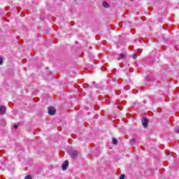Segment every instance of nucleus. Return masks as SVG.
<instances>
[{"label": "nucleus", "instance_id": "nucleus-1", "mask_svg": "<svg viewBox=\"0 0 179 179\" xmlns=\"http://www.w3.org/2000/svg\"><path fill=\"white\" fill-rule=\"evenodd\" d=\"M69 155H70L71 157H72V159H76V157L78 156L79 152H78V150H74L70 152Z\"/></svg>", "mask_w": 179, "mask_h": 179}, {"label": "nucleus", "instance_id": "nucleus-2", "mask_svg": "<svg viewBox=\"0 0 179 179\" xmlns=\"http://www.w3.org/2000/svg\"><path fill=\"white\" fill-rule=\"evenodd\" d=\"M57 113V110H55V108L51 106L48 108V113L50 115H54Z\"/></svg>", "mask_w": 179, "mask_h": 179}, {"label": "nucleus", "instance_id": "nucleus-3", "mask_svg": "<svg viewBox=\"0 0 179 179\" xmlns=\"http://www.w3.org/2000/svg\"><path fill=\"white\" fill-rule=\"evenodd\" d=\"M142 122L144 128H148V124H149V120H148V118L146 117H143Z\"/></svg>", "mask_w": 179, "mask_h": 179}, {"label": "nucleus", "instance_id": "nucleus-4", "mask_svg": "<svg viewBox=\"0 0 179 179\" xmlns=\"http://www.w3.org/2000/svg\"><path fill=\"white\" fill-rule=\"evenodd\" d=\"M69 166V162L68 160L65 161V163L62 164V169L64 171H65V170H66V167H68Z\"/></svg>", "mask_w": 179, "mask_h": 179}, {"label": "nucleus", "instance_id": "nucleus-5", "mask_svg": "<svg viewBox=\"0 0 179 179\" xmlns=\"http://www.w3.org/2000/svg\"><path fill=\"white\" fill-rule=\"evenodd\" d=\"M6 113V107L1 106L0 107V115H3Z\"/></svg>", "mask_w": 179, "mask_h": 179}, {"label": "nucleus", "instance_id": "nucleus-6", "mask_svg": "<svg viewBox=\"0 0 179 179\" xmlns=\"http://www.w3.org/2000/svg\"><path fill=\"white\" fill-rule=\"evenodd\" d=\"M125 58H127V55L121 53L118 55L117 59L120 61V59H125Z\"/></svg>", "mask_w": 179, "mask_h": 179}, {"label": "nucleus", "instance_id": "nucleus-7", "mask_svg": "<svg viewBox=\"0 0 179 179\" xmlns=\"http://www.w3.org/2000/svg\"><path fill=\"white\" fill-rule=\"evenodd\" d=\"M103 5L104 8H108L110 6V5L106 1L103 2Z\"/></svg>", "mask_w": 179, "mask_h": 179}, {"label": "nucleus", "instance_id": "nucleus-8", "mask_svg": "<svg viewBox=\"0 0 179 179\" xmlns=\"http://www.w3.org/2000/svg\"><path fill=\"white\" fill-rule=\"evenodd\" d=\"M113 145H117L118 143V141L116 138H113Z\"/></svg>", "mask_w": 179, "mask_h": 179}, {"label": "nucleus", "instance_id": "nucleus-9", "mask_svg": "<svg viewBox=\"0 0 179 179\" xmlns=\"http://www.w3.org/2000/svg\"><path fill=\"white\" fill-rule=\"evenodd\" d=\"M131 57L133 59H136V58L138 57V56L136 54H133Z\"/></svg>", "mask_w": 179, "mask_h": 179}, {"label": "nucleus", "instance_id": "nucleus-10", "mask_svg": "<svg viewBox=\"0 0 179 179\" xmlns=\"http://www.w3.org/2000/svg\"><path fill=\"white\" fill-rule=\"evenodd\" d=\"M175 131H176V132H177L178 134H179V127H176V128H175Z\"/></svg>", "mask_w": 179, "mask_h": 179}, {"label": "nucleus", "instance_id": "nucleus-11", "mask_svg": "<svg viewBox=\"0 0 179 179\" xmlns=\"http://www.w3.org/2000/svg\"><path fill=\"white\" fill-rule=\"evenodd\" d=\"M125 178V176L124 174H122L120 177V179H124Z\"/></svg>", "mask_w": 179, "mask_h": 179}, {"label": "nucleus", "instance_id": "nucleus-12", "mask_svg": "<svg viewBox=\"0 0 179 179\" xmlns=\"http://www.w3.org/2000/svg\"><path fill=\"white\" fill-rule=\"evenodd\" d=\"M24 179H32L31 176H27Z\"/></svg>", "mask_w": 179, "mask_h": 179}, {"label": "nucleus", "instance_id": "nucleus-13", "mask_svg": "<svg viewBox=\"0 0 179 179\" xmlns=\"http://www.w3.org/2000/svg\"><path fill=\"white\" fill-rule=\"evenodd\" d=\"M137 51L138 52H140V54L142 53V49H138Z\"/></svg>", "mask_w": 179, "mask_h": 179}, {"label": "nucleus", "instance_id": "nucleus-14", "mask_svg": "<svg viewBox=\"0 0 179 179\" xmlns=\"http://www.w3.org/2000/svg\"><path fill=\"white\" fill-rule=\"evenodd\" d=\"M17 127H18L17 124H15V125H14V128H15V129H17Z\"/></svg>", "mask_w": 179, "mask_h": 179}, {"label": "nucleus", "instance_id": "nucleus-15", "mask_svg": "<svg viewBox=\"0 0 179 179\" xmlns=\"http://www.w3.org/2000/svg\"><path fill=\"white\" fill-rule=\"evenodd\" d=\"M0 65H2V60L0 61Z\"/></svg>", "mask_w": 179, "mask_h": 179}, {"label": "nucleus", "instance_id": "nucleus-16", "mask_svg": "<svg viewBox=\"0 0 179 179\" xmlns=\"http://www.w3.org/2000/svg\"><path fill=\"white\" fill-rule=\"evenodd\" d=\"M132 141H133V142H135V138H133Z\"/></svg>", "mask_w": 179, "mask_h": 179}]
</instances>
